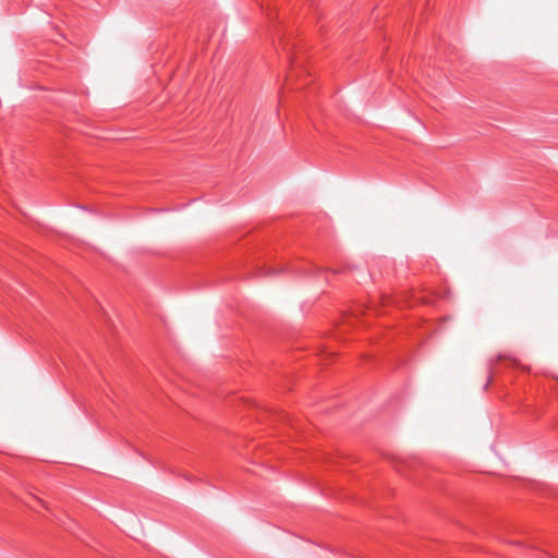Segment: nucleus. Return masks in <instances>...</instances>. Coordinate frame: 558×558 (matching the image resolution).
I'll return each instance as SVG.
<instances>
[{
	"label": "nucleus",
	"instance_id": "obj_1",
	"mask_svg": "<svg viewBox=\"0 0 558 558\" xmlns=\"http://www.w3.org/2000/svg\"><path fill=\"white\" fill-rule=\"evenodd\" d=\"M505 359H507L505 355L499 354V355H497V356H496V360H490V361H489V365H488V379H487V381H486V384H485V386H484V389H487V388H488V386H489V385H490V383H492L493 374H494V372H495V369H494V367H495V363H497V362H499V361H501V360H505Z\"/></svg>",
	"mask_w": 558,
	"mask_h": 558
}]
</instances>
